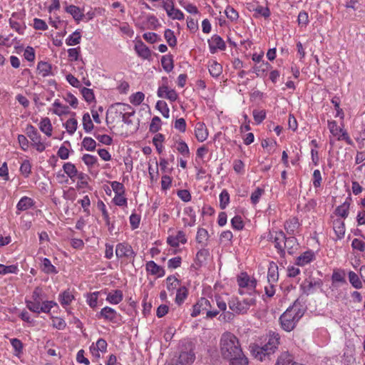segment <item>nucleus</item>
<instances>
[{"mask_svg":"<svg viewBox=\"0 0 365 365\" xmlns=\"http://www.w3.org/2000/svg\"><path fill=\"white\" fill-rule=\"evenodd\" d=\"M230 202V195L226 190H223L220 195V207L224 210Z\"/></svg>","mask_w":365,"mask_h":365,"instance_id":"37998d69","label":"nucleus"},{"mask_svg":"<svg viewBox=\"0 0 365 365\" xmlns=\"http://www.w3.org/2000/svg\"><path fill=\"white\" fill-rule=\"evenodd\" d=\"M278 267L276 264H271L267 273V282L274 283L278 280Z\"/></svg>","mask_w":365,"mask_h":365,"instance_id":"7c9ffc66","label":"nucleus"},{"mask_svg":"<svg viewBox=\"0 0 365 365\" xmlns=\"http://www.w3.org/2000/svg\"><path fill=\"white\" fill-rule=\"evenodd\" d=\"M39 129L46 136L51 137L53 131V126L51 120L47 117L42 118L39 123Z\"/></svg>","mask_w":365,"mask_h":365,"instance_id":"5701e85b","label":"nucleus"},{"mask_svg":"<svg viewBox=\"0 0 365 365\" xmlns=\"http://www.w3.org/2000/svg\"><path fill=\"white\" fill-rule=\"evenodd\" d=\"M63 168L64 172L71 179L76 177L78 174L75 165L71 163H65L63 166Z\"/></svg>","mask_w":365,"mask_h":365,"instance_id":"c9c22d12","label":"nucleus"},{"mask_svg":"<svg viewBox=\"0 0 365 365\" xmlns=\"http://www.w3.org/2000/svg\"><path fill=\"white\" fill-rule=\"evenodd\" d=\"M80 38V34L78 32H74L66 38V43L68 46H74L79 43Z\"/></svg>","mask_w":365,"mask_h":365,"instance_id":"3c124183","label":"nucleus"},{"mask_svg":"<svg viewBox=\"0 0 365 365\" xmlns=\"http://www.w3.org/2000/svg\"><path fill=\"white\" fill-rule=\"evenodd\" d=\"M299 244L294 237H286L283 245V250H287L289 255H293L298 250Z\"/></svg>","mask_w":365,"mask_h":365,"instance_id":"f3484780","label":"nucleus"},{"mask_svg":"<svg viewBox=\"0 0 365 365\" xmlns=\"http://www.w3.org/2000/svg\"><path fill=\"white\" fill-rule=\"evenodd\" d=\"M187 296V289L183 287L181 288H179L177 291L176 297H175V302L180 305L184 300L186 299Z\"/></svg>","mask_w":365,"mask_h":365,"instance_id":"a19ab883","label":"nucleus"},{"mask_svg":"<svg viewBox=\"0 0 365 365\" xmlns=\"http://www.w3.org/2000/svg\"><path fill=\"white\" fill-rule=\"evenodd\" d=\"M123 299V293L120 290H115L107 296V300L113 304H118Z\"/></svg>","mask_w":365,"mask_h":365,"instance_id":"c756f323","label":"nucleus"},{"mask_svg":"<svg viewBox=\"0 0 365 365\" xmlns=\"http://www.w3.org/2000/svg\"><path fill=\"white\" fill-rule=\"evenodd\" d=\"M43 290L41 287H37L32 292L31 299L26 300V307L30 310V305L34 304L38 306L43 299Z\"/></svg>","mask_w":365,"mask_h":365,"instance_id":"4468645a","label":"nucleus"},{"mask_svg":"<svg viewBox=\"0 0 365 365\" xmlns=\"http://www.w3.org/2000/svg\"><path fill=\"white\" fill-rule=\"evenodd\" d=\"M96 317L99 319L103 318L104 319L113 323H116L118 314L113 309L109 307H106L101 309L99 314H96Z\"/></svg>","mask_w":365,"mask_h":365,"instance_id":"9b49d317","label":"nucleus"},{"mask_svg":"<svg viewBox=\"0 0 365 365\" xmlns=\"http://www.w3.org/2000/svg\"><path fill=\"white\" fill-rule=\"evenodd\" d=\"M208 238V232L205 229L200 228L197 232L196 240L198 243H204Z\"/></svg>","mask_w":365,"mask_h":365,"instance_id":"5fc2aeb1","label":"nucleus"},{"mask_svg":"<svg viewBox=\"0 0 365 365\" xmlns=\"http://www.w3.org/2000/svg\"><path fill=\"white\" fill-rule=\"evenodd\" d=\"M145 95L142 92H137L130 97V103L139 106L144 100Z\"/></svg>","mask_w":365,"mask_h":365,"instance_id":"6e6d98bb","label":"nucleus"},{"mask_svg":"<svg viewBox=\"0 0 365 365\" xmlns=\"http://www.w3.org/2000/svg\"><path fill=\"white\" fill-rule=\"evenodd\" d=\"M255 299L250 297L240 301L237 299H232L229 301L230 309L236 314H245L250 307L255 304Z\"/></svg>","mask_w":365,"mask_h":365,"instance_id":"20e7f679","label":"nucleus"},{"mask_svg":"<svg viewBox=\"0 0 365 365\" xmlns=\"http://www.w3.org/2000/svg\"><path fill=\"white\" fill-rule=\"evenodd\" d=\"M351 246L354 250H356L360 252H364L365 250V242L357 238L353 240Z\"/></svg>","mask_w":365,"mask_h":365,"instance_id":"774afa93","label":"nucleus"},{"mask_svg":"<svg viewBox=\"0 0 365 365\" xmlns=\"http://www.w3.org/2000/svg\"><path fill=\"white\" fill-rule=\"evenodd\" d=\"M304 314V310L298 305L289 307L279 318L282 328L287 331H291Z\"/></svg>","mask_w":365,"mask_h":365,"instance_id":"f03ea898","label":"nucleus"},{"mask_svg":"<svg viewBox=\"0 0 365 365\" xmlns=\"http://www.w3.org/2000/svg\"><path fill=\"white\" fill-rule=\"evenodd\" d=\"M267 238L268 240L274 244V247L277 250L280 256L284 257L285 252L282 249L286 239L284 233L282 231H270Z\"/></svg>","mask_w":365,"mask_h":365,"instance_id":"423d86ee","label":"nucleus"},{"mask_svg":"<svg viewBox=\"0 0 365 365\" xmlns=\"http://www.w3.org/2000/svg\"><path fill=\"white\" fill-rule=\"evenodd\" d=\"M146 269L148 272H150L153 275H157L158 277H163L165 275L164 269L158 265L153 261H149L146 263Z\"/></svg>","mask_w":365,"mask_h":365,"instance_id":"aec40b11","label":"nucleus"},{"mask_svg":"<svg viewBox=\"0 0 365 365\" xmlns=\"http://www.w3.org/2000/svg\"><path fill=\"white\" fill-rule=\"evenodd\" d=\"M34 205V201L31 197L24 196L18 202L16 205V214L19 215V212L25 211L32 207Z\"/></svg>","mask_w":365,"mask_h":365,"instance_id":"a211bd4d","label":"nucleus"},{"mask_svg":"<svg viewBox=\"0 0 365 365\" xmlns=\"http://www.w3.org/2000/svg\"><path fill=\"white\" fill-rule=\"evenodd\" d=\"M225 13L227 17L230 19L231 21H235L239 17L237 11L231 6H227L225 11Z\"/></svg>","mask_w":365,"mask_h":365,"instance_id":"69168bd1","label":"nucleus"},{"mask_svg":"<svg viewBox=\"0 0 365 365\" xmlns=\"http://www.w3.org/2000/svg\"><path fill=\"white\" fill-rule=\"evenodd\" d=\"M34 28L36 30H42L46 31L48 29V26L46 23L40 19L35 18L34 19Z\"/></svg>","mask_w":365,"mask_h":365,"instance_id":"e2e57ef3","label":"nucleus"},{"mask_svg":"<svg viewBox=\"0 0 365 365\" xmlns=\"http://www.w3.org/2000/svg\"><path fill=\"white\" fill-rule=\"evenodd\" d=\"M19 267L17 264L4 265L0 264V275H5L8 274H17L19 272Z\"/></svg>","mask_w":365,"mask_h":365,"instance_id":"2f4dec72","label":"nucleus"},{"mask_svg":"<svg viewBox=\"0 0 365 365\" xmlns=\"http://www.w3.org/2000/svg\"><path fill=\"white\" fill-rule=\"evenodd\" d=\"M51 65L48 62L41 61L37 65L38 73L42 77H47L52 74Z\"/></svg>","mask_w":365,"mask_h":365,"instance_id":"a878e982","label":"nucleus"},{"mask_svg":"<svg viewBox=\"0 0 365 365\" xmlns=\"http://www.w3.org/2000/svg\"><path fill=\"white\" fill-rule=\"evenodd\" d=\"M66 10L68 13L71 14L76 19H78L81 16V10L78 7L76 6L70 5L66 7Z\"/></svg>","mask_w":365,"mask_h":365,"instance_id":"13d9d810","label":"nucleus"},{"mask_svg":"<svg viewBox=\"0 0 365 365\" xmlns=\"http://www.w3.org/2000/svg\"><path fill=\"white\" fill-rule=\"evenodd\" d=\"M52 325L53 327L62 330L66 327V322L60 317H52Z\"/></svg>","mask_w":365,"mask_h":365,"instance_id":"4d7b16f0","label":"nucleus"},{"mask_svg":"<svg viewBox=\"0 0 365 365\" xmlns=\"http://www.w3.org/2000/svg\"><path fill=\"white\" fill-rule=\"evenodd\" d=\"M237 283L241 288L247 287L252 290L256 287L257 281L255 279H251L247 273L242 272L237 277Z\"/></svg>","mask_w":365,"mask_h":365,"instance_id":"9d476101","label":"nucleus"},{"mask_svg":"<svg viewBox=\"0 0 365 365\" xmlns=\"http://www.w3.org/2000/svg\"><path fill=\"white\" fill-rule=\"evenodd\" d=\"M211 308L210 302L206 298L202 297L197 301V302L193 306L192 312L191 316L196 317L200 313L207 311V309Z\"/></svg>","mask_w":365,"mask_h":365,"instance_id":"1a4fd4ad","label":"nucleus"},{"mask_svg":"<svg viewBox=\"0 0 365 365\" xmlns=\"http://www.w3.org/2000/svg\"><path fill=\"white\" fill-rule=\"evenodd\" d=\"M264 192L263 189L257 187L251 195L250 200L252 203L256 205Z\"/></svg>","mask_w":365,"mask_h":365,"instance_id":"052dcab7","label":"nucleus"},{"mask_svg":"<svg viewBox=\"0 0 365 365\" xmlns=\"http://www.w3.org/2000/svg\"><path fill=\"white\" fill-rule=\"evenodd\" d=\"M41 270L46 274H56L58 272L56 268L51 264V262L48 258L41 259Z\"/></svg>","mask_w":365,"mask_h":365,"instance_id":"bb28decb","label":"nucleus"},{"mask_svg":"<svg viewBox=\"0 0 365 365\" xmlns=\"http://www.w3.org/2000/svg\"><path fill=\"white\" fill-rule=\"evenodd\" d=\"M349 202H344L342 205L336 208V214L343 218H346L349 214Z\"/></svg>","mask_w":365,"mask_h":365,"instance_id":"e433bc0d","label":"nucleus"},{"mask_svg":"<svg viewBox=\"0 0 365 365\" xmlns=\"http://www.w3.org/2000/svg\"><path fill=\"white\" fill-rule=\"evenodd\" d=\"M74 299L73 292L69 289L65 290L58 295V301L63 307L70 305Z\"/></svg>","mask_w":365,"mask_h":365,"instance_id":"412c9836","label":"nucleus"},{"mask_svg":"<svg viewBox=\"0 0 365 365\" xmlns=\"http://www.w3.org/2000/svg\"><path fill=\"white\" fill-rule=\"evenodd\" d=\"M110 113H114L116 118H122L123 122L128 125H133L132 117L135 115V110L128 104L115 103L110 108Z\"/></svg>","mask_w":365,"mask_h":365,"instance_id":"7ed1b4c3","label":"nucleus"},{"mask_svg":"<svg viewBox=\"0 0 365 365\" xmlns=\"http://www.w3.org/2000/svg\"><path fill=\"white\" fill-rule=\"evenodd\" d=\"M161 64L165 71H171L173 68V56L171 55L163 56L161 58Z\"/></svg>","mask_w":365,"mask_h":365,"instance_id":"473e14b6","label":"nucleus"},{"mask_svg":"<svg viewBox=\"0 0 365 365\" xmlns=\"http://www.w3.org/2000/svg\"><path fill=\"white\" fill-rule=\"evenodd\" d=\"M50 110L58 116H62L70 113L68 106L62 104L58 99L54 101Z\"/></svg>","mask_w":365,"mask_h":365,"instance_id":"dca6fc26","label":"nucleus"},{"mask_svg":"<svg viewBox=\"0 0 365 365\" xmlns=\"http://www.w3.org/2000/svg\"><path fill=\"white\" fill-rule=\"evenodd\" d=\"M195 134L197 140L204 142L208 137V131L205 123L198 122L195 127Z\"/></svg>","mask_w":365,"mask_h":365,"instance_id":"2eb2a0df","label":"nucleus"},{"mask_svg":"<svg viewBox=\"0 0 365 365\" xmlns=\"http://www.w3.org/2000/svg\"><path fill=\"white\" fill-rule=\"evenodd\" d=\"M26 134L31 141V145L40 153L44 151L49 145L42 140L38 130L31 125L27 126Z\"/></svg>","mask_w":365,"mask_h":365,"instance_id":"39448f33","label":"nucleus"},{"mask_svg":"<svg viewBox=\"0 0 365 365\" xmlns=\"http://www.w3.org/2000/svg\"><path fill=\"white\" fill-rule=\"evenodd\" d=\"M161 127V120L159 117L155 116L150 125V131L151 133H157Z\"/></svg>","mask_w":365,"mask_h":365,"instance_id":"603ef678","label":"nucleus"},{"mask_svg":"<svg viewBox=\"0 0 365 365\" xmlns=\"http://www.w3.org/2000/svg\"><path fill=\"white\" fill-rule=\"evenodd\" d=\"M83 126L86 132L91 130V118L88 113H86L83 116Z\"/></svg>","mask_w":365,"mask_h":365,"instance_id":"bf43d9fd","label":"nucleus"},{"mask_svg":"<svg viewBox=\"0 0 365 365\" xmlns=\"http://www.w3.org/2000/svg\"><path fill=\"white\" fill-rule=\"evenodd\" d=\"M233 228L240 230L244 227V222L240 216H235L231 220Z\"/></svg>","mask_w":365,"mask_h":365,"instance_id":"680f3d73","label":"nucleus"},{"mask_svg":"<svg viewBox=\"0 0 365 365\" xmlns=\"http://www.w3.org/2000/svg\"><path fill=\"white\" fill-rule=\"evenodd\" d=\"M280 336L279 334L275 332H270L269 335V340L264 344L265 349L268 350L269 353H274L275 350L277 349L278 345L279 344Z\"/></svg>","mask_w":365,"mask_h":365,"instance_id":"ddd939ff","label":"nucleus"},{"mask_svg":"<svg viewBox=\"0 0 365 365\" xmlns=\"http://www.w3.org/2000/svg\"><path fill=\"white\" fill-rule=\"evenodd\" d=\"M195 360V354L192 351H182L179 355L176 365H188Z\"/></svg>","mask_w":365,"mask_h":365,"instance_id":"6ab92c4d","label":"nucleus"},{"mask_svg":"<svg viewBox=\"0 0 365 365\" xmlns=\"http://www.w3.org/2000/svg\"><path fill=\"white\" fill-rule=\"evenodd\" d=\"M298 23L302 26H306L309 23V16L306 11H300L298 15Z\"/></svg>","mask_w":365,"mask_h":365,"instance_id":"338daca9","label":"nucleus"},{"mask_svg":"<svg viewBox=\"0 0 365 365\" xmlns=\"http://www.w3.org/2000/svg\"><path fill=\"white\" fill-rule=\"evenodd\" d=\"M322 284V282L320 281H314L312 282V280H306L304 287L305 289V292H307V294L312 292V289L315 287L319 288Z\"/></svg>","mask_w":365,"mask_h":365,"instance_id":"de8ad7c7","label":"nucleus"},{"mask_svg":"<svg viewBox=\"0 0 365 365\" xmlns=\"http://www.w3.org/2000/svg\"><path fill=\"white\" fill-rule=\"evenodd\" d=\"M314 257V254L312 251H306L297 258L296 264L304 266L312 262Z\"/></svg>","mask_w":365,"mask_h":365,"instance_id":"393cba45","label":"nucleus"},{"mask_svg":"<svg viewBox=\"0 0 365 365\" xmlns=\"http://www.w3.org/2000/svg\"><path fill=\"white\" fill-rule=\"evenodd\" d=\"M63 125L69 134H73L77 129L78 121L75 118H71L66 120Z\"/></svg>","mask_w":365,"mask_h":365,"instance_id":"f704fd0d","label":"nucleus"},{"mask_svg":"<svg viewBox=\"0 0 365 365\" xmlns=\"http://www.w3.org/2000/svg\"><path fill=\"white\" fill-rule=\"evenodd\" d=\"M58 307V304L54 301H43L41 304L40 303L38 306H34V304L30 305V311L36 314L43 313H49L51 309L54 307Z\"/></svg>","mask_w":365,"mask_h":365,"instance_id":"6e6552de","label":"nucleus"},{"mask_svg":"<svg viewBox=\"0 0 365 365\" xmlns=\"http://www.w3.org/2000/svg\"><path fill=\"white\" fill-rule=\"evenodd\" d=\"M220 353L230 365H248L238 339L230 332L223 334L220 339Z\"/></svg>","mask_w":365,"mask_h":365,"instance_id":"f257e3e1","label":"nucleus"},{"mask_svg":"<svg viewBox=\"0 0 365 365\" xmlns=\"http://www.w3.org/2000/svg\"><path fill=\"white\" fill-rule=\"evenodd\" d=\"M166 12L168 16L173 19L182 20L184 19L183 13L180 10L175 9L174 6Z\"/></svg>","mask_w":365,"mask_h":365,"instance_id":"c03bdc74","label":"nucleus"},{"mask_svg":"<svg viewBox=\"0 0 365 365\" xmlns=\"http://www.w3.org/2000/svg\"><path fill=\"white\" fill-rule=\"evenodd\" d=\"M165 137L163 134L158 133L153 138V143L155 145V148L158 153H161L163 150L162 143L163 142Z\"/></svg>","mask_w":365,"mask_h":365,"instance_id":"49530a36","label":"nucleus"},{"mask_svg":"<svg viewBox=\"0 0 365 365\" xmlns=\"http://www.w3.org/2000/svg\"><path fill=\"white\" fill-rule=\"evenodd\" d=\"M77 185L78 188H85L88 185L89 177L87 175L81 173L77 175Z\"/></svg>","mask_w":365,"mask_h":365,"instance_id":"a18cd8bd","label":"nucleus"},{"mask_svg":"<svg viewBox=\"0 0 365 365\" xmlns=\"http://www.w3.org/2000/svg\"><path fill=\"white\" fill-rule=\"evenodd\" d=\"M222 71V66L217 62L213 61L209 65V72L213 77H218Z\"/></svg>","mask_w":365,"mask_h":365,"instance_id":"72a5a7b5","label":"nucleus"},{"mask_svg":"<svg viewBox=\"0 0 365 365\" xmlns=\"http://www.w3.org/2000/svg\"><path fill=\"white\" fill-rule=\"evenodd\" d=\"M332 280L338 282H346L345 272L343 270L334 271L332 274Z\"/></svg>","mask_w":365,"mask_h":365,"instance_id":"0e129e2a","label":"nucleus"},{"mask_svg":"<svg viewBox=\"0 0 365 365\" xmlns=\"http://www.w3.org/2000/svg\"><path fill=\"white\" fill-rule=\"evenodd\" d=\"M252 353L255 357L259 361L264 360L266 356L272 354L268 352L264 345L263 346H256L252 349Z\"/></svg>","mask_w":365,"mask_h":365,"instance_id":"c85d7f7f","label":"nucleus"},{"mask_svg":"<svg viewBox=\"0 0 365 365\" xmlns=\"http://www.w3.org/2000/svg\"><path fill=\"white\" fill-rule=\"evenodd\" d=\"M156 108L160 110L165 118L169 117V108L165 101H159L157 102Z\"/></svg>","mask_w":365,"mask_h":365,"instance_id":"8fccbe9b","label":"nucleus"},{"mask_svg":"<svg viewBox=\"0 0 365 365\" xmlns=\"http://www.w3.org/2000/svg\"><path fill=\"white\" fill-rule=\"evenodd\" d=\"M209 255L207 250L202 249L197 252L196 255V263L200 266L205 262L207 257Z\"/></svg>","mask_w":365,"mask_h":365,"instance_id":"09e8293b","label":"nucleus"},{"mask_svg":"<svg viewBox=\"0 0 365 365\" xmlns=\"http://www.w3.org/2000/svg\"><path fill=\"white\" fill-rule=\"evenodd\" d=\"M135 49L138 54L143 58H148L150 56V51L149 48L141 41L138 42L135 46Z\"/></svg>","mask_w":365,"mask_h":365,"instance_id":"cd10ccee","label":"nucleus"},{"mask_svg":"<svg viewBox=\"0 0 365 365\" xmlns=\"http://www.w3.org/2000/svg\"><path fill=\"white\" fill-rule=\"evenodd\" d=\"M208 43L212 53H215L217 49L223 51L226 48L225 41L217 35H214L211 39L208 41Z\"/></svg>","mask_w":365,"mask_h":365,"instance_id":"f8f14e48","label":"nucleus"},{"mask_svg":"<svg viewBox=\"0 0 365 365\" xmlns=\"http://www.w3.org/2000/svg\"><path fill=\"white\" fill-rule=\"evenodd\" d=\"M115 255L118 258H134L135 254L130 245L126 243H119L115 248Z\"/></svg>","mask_w":365,"mask_h":365,"instance_id":"0eeeda50","label":"nucleus"},{"mask_svg":"<svg viewBox=\"0 0 365 365\" xmlns=\"http://www.w3.org/2000/svg\"><path fill=\"white\" fill-rule=\"evenodd\" d=\"M164 37L170 47H174L177 43L176 37L170 29H166L164 33Z\"/></svg>","mask_w":365,"mask_h":365,"instance_id":"58836bf2","label":"nucleus"},{"mask_svg":"<svg viewBox=\"0 0 365 365\" xmlns=\"http://www.w3.org/2000/svg\"><path fill=\"white\" fill-rule=\"evenodd\" d=\"M167 289L169 291H173L178 288L180 285V281L175 276H169L166 279Z\"/></svg>","mask_w":365,"mask_h":365,"instance_id":"ea45409f","label":"nucleus"},{"mask_svg":"<svg viewBox=\"0 0 365 365\" xmlns=\"http://www.w3.org/2000/svg\"><path fill=\"white\" fill-rule=\"evenodd\" d=\"M20 172L25 177L28 178L31 173V165L28 160H24L21 166Z\"/></svg>","mask_w":365,"mask_h":365,"instance_id":"79ce46f5","label":"nucleus"},{"mask_svg":"<svg viewBox=\"0 0 365 365\" xmlns=\"http://www.w3.org/2000/svg\"><path fill=\"white\" fill-rule=\"evenodd\" d=\"M333 229L337 237V239H341L345 234V225L342 220L336 219L333 221Z\"/></svg>","mask_w":365,"mask_h":365,"instance_id":"b1692460","label":"nucleus"},{"mask_svg":"<svg viewBox=\"0 0 365 365\" xmlns=\"http://www.w3.org/2000/svg\"><path fill=\"white\" fill-rule=\"evenodd\" d=\"M275 365H304L294 361L293 357L287 352L282 353L277 359Z\"/></svg>","mask_w":365,"mask_h":365,"instance_id":"4be33fe9","label":"nucleus"},{"mask_svg":"<svg viewBox=\"0 0 365 365\" xmlns=\"http://www.w3.org/2000/svg\"><path fill=\"white\" fill-rule=\"evenodd\" d=\"M328 128L330 133L334 136L339 135L341 131H342V128L339 127L336 122L334 120L328 121Z\"/></svg>","mask_w":365,"mask_h":365,"instance_id":"864d4df0","label":"nucleus"},{"mask_svg":"<svg viewBox=\"0 0 365 365\" xmlns=\"http://www.w3.org/2000/svg\"><path fill=\"white\" fill-rule=\"evenodd\" d=\"M349 280L354 288L361 289L362 287V282L354 272L350 271L349 272Z\"/></svg>","mask_w":365,"mask_h":365,"instance_id":"4c0bfd02","label":"nucleus"}]
</instances>
